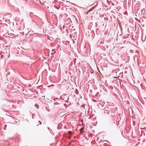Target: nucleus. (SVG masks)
<instances>
[{
  "instance_id": "nucleus-2",
  "label": "nucleus",
  "mask_w": 146,
  "mask_h": 146,
  "mask_svg": "<svg viewBox=\"0 0 146 146\" xmlns=\"http://www.w3.org/2000/svg\"><path fill=\"white\" fill-rule=\"evenodd\" d=\"M115 122H113V123H115Z\"/></svg>"
},
{
  "instance_id": "nucleus-1",
  "label": "nucleus",
  "mask_w": 146,
  "mask_h": 146,
  "mask_svg": "<svg viewBox=\"0 0 146 146\" xmlns=\"http://www.w3.org/2000/svg\"><path fill=\"white\" fill-rule=\"evenodd\" d=\"M83 129L82 128H81V129H80V131H82V130H83Z\"/></svg>"
}]
</instances>
